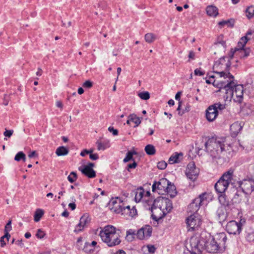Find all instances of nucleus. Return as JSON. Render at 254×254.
<instances>
[{
    "instance_id": "f257e3e1",
    "label": "nucleus",
    "mask_w": 254,
    "mask_h": 254,
    "mask_svg": "<svg viewBox=\"0 0 254 254\" xmlns=\"http://www.w3.org/2000/svg\"><path fill=\"white\" fill-rule=\"evenodd\" d=\"M204 234L195 235L190 238V244L187 249L191 254H200L204 249L210 253H217L225 251L227 239L225 233H220L213 237L209 235V238L207 241L205 239L206 236Z\"/></svg>"
},
{
    "instance_id": "f8f14e48",
    "label": "nucleus",
    "mask_w": 254,
    "mask_h": 254,
    "mask_svg": "<svg viewBox=\"0 0 254 254\" xmlns=\"http://www.w3.org/2000/svg\"><path fill=\"white\" fill-rule=\"evenodd\" d=\"M199 172V170L196 167L194 163L191 162L188 164L185 174L189 179L194 182L197 179Z\"/></svg>"
},
{
    "instance_id": "ddd939ff",
    "label": "nucleus",
    "mask_w": 254,
    "mask_h": 254,
    "mask_svg": "<svg viewBox=\"0 0 254 254\" xmlns=\"http://www.w3.org/2000/svg\"><path fill=\"white\" fill-rule=\"evenodd\" d=\"M238 50L239 49L236 47L234 49H232L229 54V57H223L221 58L218 62H216L213 66V69L215 70V69L217 68L220 65H223L226 62V59L227 60V62L225 64V69L229 71L231 65L230 60L233 58L235 54H238Z\"/></svg>"
},
{
    "instance_id": "423d86ee",
    "label": "nucleus",
    "mask_w": 254,
    "mask_h": 254,
    "mask_svg": "<svg viewBox=\"0 0 254 254\" xmlns=\"http://www.w3.org/2000/svg\"><path fill=\"white\" fill-rule=\"evenodd\" d=\"M233 171L230 170L225 172L215 185L216 190L222 193L227 189L232 180Z\"/></svg>"
},
{
    "instance_id": "864d4df0",
    "label": "nucleus",
    "mask_w": 254,
    "mask_h": 254,
    "mask_svg": "<svg viewBox=\"0 0 254 254\" xmlns=\"http://www.w3.org/2000/svg\"><path fill=\"white\" fill-rule=\"evenodd\" d=\"M9 100V96L6 94H5L3 98V104L5 106L8 105Z\"/></svg>"
},
{
    "instance_id": "37998d69",
    "label": "nucleus",
    "mask_w": 254,
    "mask_h": 254,
    "mask_svg": "<svg viewBox=\"0 0 254 254\" xmlns=\"http://www.w3.org/2000/svg\"><path fill=\"white\" fill-rule=\"evenodd\" d=\"M167 165V163L165 161H162L159 162L157 166L159 169L163 170L166 168Z\"/></svg>"
},
{
    "instance_id": "9b49d317",
    "label": "nucleus",
    "mask_w": 254,
    "mask_h": 254,
    "mask_svg": "<svg viewBox=\"0 0 254 254\" xmlns=\"http://www.w3.org/2000/svg\"><path fill=\"white\" fill-rule=\"evenodd\" d=\"M169 181L166 178H162L158 182H155L152 185V191L157 192L159 194L165 193V190H167Z\"/></svg>"
},
{
    "instance_id": "052dcab7",
    "label": "nucleus",
    "mask_w": 254,
    "mask_h": 254,
    "mask_svg": "<svg viewBox=\"0 0 254 254\" xmlns=\"http://www.w3.org/2000/svg\"><path fill=\"white\" fill-rule=\"evenodd\" d=\"M215 46H218L219 45H221L223 46L224 48H225L226 46V43L224 41H218L214 44Z\"/></svg>"
},
{
    "instance_id": "7c9ffc66",
    "label": "nucleus",
    "mask_w": 254,
    "mask_h": 254,
    "mask_svg": "<svg viewBox=\"0 0 254 254\" xmlns=\"http://www.w3.org/2000/svg\"><path fill=\"white\" fill-rule=\"evenodd\" d=\"M144 39L148 43H151L156 39V36L152 33H147L145 35Z\"/></svg>"
},
{
    "instance_id": "8fccbe9b",
    "label": "nucleus",
    "mask_w": 254,
    "mask_h": 254,
    "mask_svg": "<svg viewBox=\"0 0 254 254\" xmlns=\"http://www.w3.org/2000/svg\"><path fill=\"white\" fill-rule=\"evenodd\" d=\"M108 130L112 132L114 135H117L118 134V130L117 129H115L113 127H109Z\"/></svg>"
},
{
    "instance_id": "603ef678",
    "label": "nucleus",
    "mask_w": 254,
    "mask_h": 254,
    "mask_svg": "<svg viewBox=\"0 0 254 254\" xmlns=\"http://www.w3.org/2000/svg\"><path fill=\"white\" fill-rule=\"evenodd\" d=\"M93 85L92 82H91L90 80H86L84 83L83 84V86L85 88H91Z\"/></svg>"
},
{
    "instance_id": "393cba45",
    "label": "nucleus",
    "mask_w": 254,
    "mask_h": 254,
    "mask_svg": "<svg viewBox=\"0 0 254 254\" xmlns=\"http://www.w3.org/2000/svg\"><path fill=\"white\" fill-rule=\"evenodd\" d=\"M206 12L209 16L216 17L218 14V10L216 6L209 5L206 7Z\"/></svg>"
},
{
    "instance_id": "13d9d810",
    "label": "nucleus",
    "mask_w": 254,
    "mask_h": 254,
    "mask_svg": "<svg viewBox=\"0 0 254 254\" xmlns=\"http://www.w3.org/2000/svg\"><path fill=\"white\" fill-rule=\"evenodd\" d=\"M13 132L12 130H6L3 134L5 136L9 137L12 134Z\"/></svg>"
},
{
    "instance_id": "bb28decb",
    "label": "nucleus",
    "mask_w": 254,
    "mask_h": 254,
    "mask_svg": "<svg viewBox=\"0 0 254 254\" xmlns=\"http://www.w3.org/2000/svg\"><path fill=\"white\" fill-rule=\"evenodd\" d=\"M136 236V233L134 230L129 229L127 231L126 239L128 242H132Z\"/></svg>"
},
{
    "instance_id": "58836bf2",
    "label": "nucleus",
    "mask_w": 254,
    "mask_h": 254,
    "mask_svg": "<svg viewBox=\"0 0 254 254\" xmlns=\"http://www.w3.org/2000/svg\"><path fill=\"white\" fill-rule=\"evenodd\" d=\"M220 202L224 206H229V202L228 201L226 200V196L225 195L221 194L219 197Z\"/></svg>"
},
{
    "instance_id": "09e8293b",
    "label": "nucleus",
    "mask_w": 254,
    "mask_h": 254,
    "mask_svg": "<svg viewBox=\"0 0 254 254\" xmlns=\"http://www.w3.org/2000/svg\"><path fill=\"white\" fill-rule=\"evenodd\" d=\"M126 213H128L129 215L130 216L133 217L134 215H136V214L137 213V211H136V210L135 209H134V207H133L132 209L130 208V210L128 211L126 210Z\"/></svg>"
},
{
    "instance_id": "774afa93",
    "label": "nucleus",
    "mask_w": 254,
    "mask_h": 254,
    "mask_svg": "<svg viewBox=\"0 0 254 254\" xmlns=\"http://www.w3.org/2000/svg\"><path fill=\"white\" fill-rule=\"evenodd\" d=\"M68 206L69 208H70L71 209V210H73L76 208V204L74 203H70L68 204Z\"/></svg>"
},
{
    "instance_id": "72a5a7b5",
    "label": "nucleus",
    "mask_w": 254,
    "mask_h": 254,
    "mask_svg": "<svg viewBox=\"0 0 254 254\" xmlns=\"http://www.w3.org/2000/svg\"><path fill=\"white\" fill-rule=\"evenodd\" d=\"M44 214V211L40 209H37L34 214V221L38 222Z\"/></svg>"
},
{
    "instance_id": "a18cd8bd",
    "label": "nucleus",
    "mask_w": 254,
    "mask_h": 254,
    "mask_svg": "<svg viewBox=\"0 0 254 254\" xmlns=\"http://www.w3.org/2000/svg\"><path fill=\"white\" fill-rule=\"evenodd\" d=\"M45 235V232L40 229L37 230V233L36 234V237L39 239L43 238Z\"/></svg>"
},
{
    "instance_id": "c03bdc74",
    "label": "nucleus",
    "mask_w": 254,
    "mask_h": 254,
    "mask_svg": "<svg viewBox=\"0 0 254 254\" xmlns=\"http://www.w3.org/2000/svg\"><path fill=\"white\" fill-rule=\"evenodd\" d=\"M194 73L197 76H202L205 74V71L201 70V68H198L194 70Z\"/></svg>"
},
{
    "instance_id": "4c0bfd02",
    "label": "nucleus",
    "mask_w": 254,
    "mask_h": 254,
    "mask_svg": "<svg viewBox=\"0 0 254 254\" xmlns=\"http://www.w3.org/2000/svg\"><path fill=\"white\" fill-rule=\"evenodd\" d=\"M138 95L140 98L144 100H148L150 98L149 93L147 91L140 92L138 94Z\"/></svg>"
},
{
    "instance_id": "f03ea898",
    "label": "nucleus",
    "mask_w": 254,
    "mask_h": 254,
    "mask_svg": "<svg viewBox=\"0 0 254 254\" xmlns=\"http://www.w3.org/2000/svg\"><path fill=\"white\" fill-rule=\"evenodd\" d=\"M220 78L226 79L223 86L221 87V92L224 93L226 100L231 101L233 99L235 102L240 103L243 97L244 87L242 85L238 84L234 81V77L229 72H217Z\"/></svg>"
},
{
    "instance_id": "6ab92c4d",
    "label": "nucleus",
    "mask_w": 254,
    "mask_h": 254,
    "mask_svg": "<svg viewBox=\"0 0 254 254\" xmlns=\"http://www.w3.org/2000/svg\"><path fill=\"white\" fill-rule=\"evenodd\" d=\"M144 190L141 187L137 188L132 192V194L135 195L134 200L136 202H139L141 200L144 201Z\"/></svg>"
},
{
    "instance_id": "20e7f679",
    "label": "nucleus",
    "mask_w": 254,
    "mask_h": 254,
    "mask_svg": "<svg viewBox=\"0 0 254 254\" xmlns=\"http://www.w3.org/2000/svg\"><path fill=\"white\" fill-rule=\"evenodd\" d=\"M99 235L102 241L110 247L117 246L121 242L120 235L117 233L116 228L112 225L105 226L100 231Z\"/></svg>"
},
{
    "instance_id": "7ed1b4c3",
    "label": "nucleus",
    "mask_w": 254,
    "mask_h": 254,
    "mask_svg": "<svg viewBox=\"0 0 254 254\" xmlns=\"http://www.w3.org/2000/svg\"><path fill=\"white\" fill-rule=\"evenodd\" d=\"M205 149L210 152L214 158L219 157L221 154L226 149H228L229 145L225 143L224 138H209L205 143Z\"/></svg>"
},
{
    "instance_id": "69168bd1",
    "label": "nucleus",
    "mask_w": 254,
    "mask_h": 254,
    "mask_svg": "<svg viewBox=\"0 0 254 254\" xmlns=\"http://www.w3.org/2000/svg\"><path fill=\"white\" fill-rule=\"evenodd\" d=\"M195 54L193 51H190L189 55V58L191 59H194Z\"/></svg>"
},
{
    "instance_id": "cd10ccee",
    "label": "nucleus",
    "mask_w": 254,
    "mask_h": 254,
    "mask_svg": "<svg viewBox=\"0 0 254 254\" xmlns=\"http://www.w3.org/2000/svg\"><path fill=\"white\" fill-rule=\"evenodd\" d=\"M251 50L249 48L243 49L241 48L238 50V55L241 58H247L250 55Z\"/></svg>"
},
{
    "instance_id": "5fc2aeb1",
    "label": "nucleus",
    "mask_w": 254,
    "mask_h": 254,
    "mask_svg": "<svg viewBox=\"0 0 254 254\" xmlns=\"http://www.w3.org/2000/svg\"><path fill=\"white\" fill-rule=\"evenodd\" d=\"M97 148L99 150H105L106 149V147L105 145L101 142H97Z\"/></svg>"
},
{
    "instance_id": "2f4dec72",
    "label": "nucleus",
    "mask_w": 254,
    "mask_h": 254,
    "mask_svg": "<svg viewBox=\"0 0 254 254\" xmlns=\"http://www.w3.org/2000/svg\"><path fill=\"white\" fill-rule=\"evenodd\" d=\"M250 39V38L247 37V36H244L241 38L240 41L238 43L237 47L238 49H241L244 48L245 44L247 43L248 40Z\"/></svg>"
},
{
    "instance_id": "0e129e2a",
    "label": "nucleus",
    "mask_w": 254,
    "mask_h": 254,
    "mask_svg": "<svg viewBox=\"0 0 254 254\" xmlns=\"http://www.w3.org/2000/svg\"><path fill=\"white\" fill-rule=\"evenodd\" d=\"M56 106H57V107L61 108V109H63V104L62 102L60 101H58L56 102Z\"/></svg>"
},
{
    "instance_id": "0eeeda50",
    "label": "nucleus",
    "mask_w": 254,
    "mask_h": 254,
    "mask_svg": "<svg viewBox=\"0 0 254 254\" xmlns=\"http://www.w3.org/2000/svg\"><path fill=\"white\" fill-rule=\"evenodd\" d=\"M226 108V105L220 102L209 106L206 110V118L209 122L214 121L219 112Z\"/></svg>"
},
{
    "instance_id": "dca6fc26",
    "label": "nucleus",
    "mask_w": 254,
    "mask_h": 254,
    "mask_svg": "<svg viewBox=\"0 0 254 254\" xmlns=\"http://www.w3.org/2000/svg\"><path fill=\"white\" fill-rule=\"evenodd\" d=\"M152 228L149 225H146L138 230L136 237L140 240L148 238L151 235Z\"/></svg>"
},
{
    "instance_id": "ea45409f",
    "label": "nucleus",
    "mask_w": 254,
    "mask_h": 254,
    "mask_svg": "<svg viewBox=\"0 0 254 254\" xmlns=\"http://www.w3.org/2000/svg\"><path fill=\"white\" fill-rule=\"evenodd\" d=\"M12 229L11 227V220H10L8 221L4 228V233H5V236L8 235V232L10 231Z\"/></svg>"
},
{
    "instance_id": "680f3d73",
    "label": "nucleus",
    "mask_w": 254,
    "mask_h": 254,
    "mask_svg": "<svg viewBox=\"0 0 254 254\" xmlns=\"http://www.w3.org/2000/svg\"><path fill=\"white\" fill-rule=\"evenodd\" d=\"M94 166L93 163H89L88 165L84 166L82 168H86V169H93L92 167Z\"/></svg>"
},
{
    "instance_id": "e2e57ef3",
    "label": "nucleus",
    "mask_w": 254,
    "mask_h": 254,
    "mask_svg": "<svg viewBox=\"0 0 254 254\" xmlns=\"http://www.w3.org/2000/svg\"><path fill=\"white\" fill-rule=\"evenodd\" d=\"M4 238L3 236L1 237L0 239V245L1 247H3L6 245V243L4 241Z\"/></svg>"
},
{
    "instance_id": "412c9836",
    "label": "nucleus",
    "mask_w": 254,
    "mask_h": 254,
    "mask_svg": "<svg viewBox=\"0 0 254 254\" xmlns=\"http://www.w3.org/2000/svg\"><path fill=\"white\" fill-rule=\"evenodd\" d=\"M89 222L88 218L86 216H83L80 218L79 223L77 225L75 229L74 230L75 232H79L81 231L88 224Z\"/></svg>"
},
{
    "instance_id": "6e6552de",
    "label": "nucleus",
    "mask_w": 254,
    "mask_h": 254,
    "mask_svg": "<svg viewBox=\"0 0 254 254\" xmlns=\"http://www.w3.org/2000/svg\"><path fill=\"white\" fill-rule=\"evenodd\" d=\"M208 194L206 192L201 193L189 205L188 210L190 212L194 213H197L200 206L206 205Z\"/></svg>"
},
{
    "instance_id": "c9c22d12",
    "label": "nucleus",
    "mask_w": 254,
    "mask_h": 254,
    "mask_svg": "<svg viewBox=\"0 0 254 254\" xmlns=\"http://www.w3.org/2000/svg\"><path fill=\"white\" fill-rule=\"evenodd\" d=\"M218 24L220 26L227 25L228 27H233L234 24V20L233 19L224 20L219 22Z\"/></svg>"
},
{
    "instance_id": "3c124183",
    "label": "nucleus",
    "mask_w": 254,
    "mask_h": 254,
    "mask_svg": "<svg viewBox=\"0 0 254 254\" xmlns=\"http://www.w3.org/2000/svg\"><path fill=\"white\" fill-rule=\"evenodd\" d=\"M222 71H220V72H221ZM225 72H229L228 70H226L225 69V70L224 71ZM218 71H214V72L216 73V74H217V76H214V75H210V74H208L207 76H208L209 78H210V79L211 80H216L217 79V77H218V74L217 73V72H218Z\"/></svg>"
},
{
    "instance_id": "5701e85b",
    "label": "nucleus",
    "mask_w": 254,
    "mask_h": 254,
    "mask_svg": "<svg viewBox=\"0 0 254 254\" xmlns=\"http://www.w3.org/2000/svg\"><path fill=\"white\" fill-rule=\"evenodd\" d=\"M167 190H165V193H167L171 197H174L177 194L176 187L169 181Z\"/></svg>"
},
{
    "instance_id": "a211bd4d",
    "label": "nucleus",
    "mask_w": 254,
    "mask_h": 254,
    "mask_svg": "<svg viewBox=\"0 0 254 254\" xmlns=\"http://www.w3.org/2000/svg\"><path fill=\"white\" fill-rule=\"evenodd\" d=\"M244 124L243 122H236L230 126L232 135L236 136L242 130Z\"/></svg>"
},
{
    "instance_id": "b1692460",
    "label": "nucleus",
    "mask_w": 254,
    "mask_h": 254,
    "mask_svg": "<svg viewBox=\"0 0 254 254\" xmlns=\"http://www.w3.org/2000/svg\"><path fill=\"white\" fill-rule=\"evenodd\" d=\"M183 154L181 152H176L173 154L169 159V163L170 164L177 163L180 161V158L182 157Z\"/></svg>"
},
{
    "instance_id": "79ce46f5",
    "label": "nucleus",
    "mask_w": 254,
    "mask_h": 254,
    "mask_svg": "<svg viewBox=\"0 0 254 254\" xmlns=\"http://www.w3.org/2000/svg\"><path fill=\"white\" fill-rule=\"evenodd\" d=\"M150 193L149 191H147L145 194H144V201L146 202L149 205H152V201L149 200V196Z\"/></svg>"
},
{
    "instance_id": "c756f323",
    "label": "nucleus",
    "mask_w": 254,
    "mask_h": 254,
    "mask_svg": "<svg viewBox=\"0 0 254 254\" xmlns=\"http://www.w3.org/2000/svg\"><path fill=\"white\" fill-rule=\"evenodd\" d=\"M129 121H131V122L135 124V126L134 127H137L141 123L140 119L137 117L136 115L133 114H131L129 116Z\"/></svg>"
},
{
    "instance_id": "2eb2a0df",
    "label": "nucleus",
    "mask_w": 254,
    "mask_h": 254,
    "mask_svg": "<svg viewBox=\"0 0 254 254\" xmlns=\"http://www.w3.org/2000/svg\"><path fill=\"white\" fill-rule=\"evenodd\" d=\"M226 229L230 234H239L241 232V225L235 221H229L226 225Z\"/></svg>"
},
{
    "instance_id": "bf43d9fd",
    "label": "nucleus",
    "mask_w": 254,
    "mask_h": 254,
    "mask_svg": "<svg viewBox=\"0 0 254 254\" xmlns=\"http://www.w3.org/2000/svg\"><path fill=\"white\" fill-rule=\"evenodd\" d=\"M89 157L92 160H96L99 159V156L97 153L90 154Z\"/></svg>"
},
{
    "instance_id": "6e6d98bb",
    "label": "nucleus",
    "mask_w": 254,
    "mask_h": 254,
    "mask_svg": "<svg viewBox=\"0 0 254 254\" xmlns=\"http://www.w3.org/2000/svg\"><path fill=\"white\" fill-rule=\"evenodd\" d=\"M137 166V164L136 162H133L131 164H129L127 165V170L128 171H130V169H134Z\"/></svg>"
},
{
    "instance_id": "a878e982",
    "label": "nucleus",
    "mask_w": 254,
    "mask_h": 254,
    "mask_svg": "<svg viewBox=\"0 0 254 254\" xmlns=\"http://www.w3.org/2000/svg\"><path fill=\"white\" fill-rule=\"evenodd\" d=\"M68 152V149L64 146L58 147L56 151V154L58 156L66 155Z\"/></svg>"
},
{
    "instance_id": "de8ad7c7",
    "label": "nucleus",
    "mask_w": 254,
    "mask_h": 254,
    "mask_svg": "<svg viewBox=\"0 0 254 254\" xmlns=\"http://www.w3.org/2000/svg\"><path fill=\"white\" fill-rule=\"evenodd\" d=\"M246 239L249 242L254 241V233L251 232L248 233L246 236Z\"/></svg>"
},
{
    "instance_id": "c85d7f7f",
    "label": "nucleus",
    "mask_w": 254,
    "mask_h": 254,
    "mask_svg": "<svg viewBox=\"0 0 254 254\" xmlns=\"http://www.w3.org/2000/svg\"><path fill=\"white\" fill-rule=\"evenodd\" d=\"M146 153L148 155H153L156 153L155 147L152 144L147 145L144 148Z\"/></svg>"
},
{
    "instance_id": "4be33fe9",
    "label": "nucleus",
    "mask_w": 254,
    "mask_h": 254,
    "mask_svg": "<svg viewBox=\"0 0 254 254\" xmlns=\"http://www.w3.org/2000/svg\"><path fill=\"white\" fill-rule=\"evenodd\" d=\"M79 170L89 178H93L96 176V172L93 169H86V168L80 167Z\"/></svg>"
},
{
    "instance_id": "aec40b11",
    "label": "nucleus",
    "mask_w": 254,
    "mask_h": 254,
    "mask_svg": "<svg viewBox=\"0 0 254 254\" xmlns=\"http://www.w3.org/2000/svg\"><path fill=\"white\" fill-rule=\"evenodd\" d=\"M217 215L220 223L225 221L227 218V213L225 208L223 207H220L217 210Z\"/></svg>"
},
{
    "instance_id": "4468645a",
    "label": "nucleus",
    "mask_w": 254,
    "mask_h": 254,
    "mask_svg": "<svg viewBox=\"0 0 254 254\" xmlns=\"http://www.w3.org/2000/svg\"><path fill=\"white\" fill-rule=\"evenodd\" d=\"M240 187L246 194H250L254 191V179H244L240 183Z\"/></svg>"
},
{
    "instance_id": "f3484780",
    "label": "nucleus",
    "mask_w": 254,
    "mask_h": 254,
    "mask_svg": "<svg viewBox=\"0 0 254 254\" xmlns=\"http://www.w3.org/2000/svg\"><path fill=\"white\" fill-rule=\"evenodd\" d=\"M206 79V83L207 84H213L214 86H217L218 88H219V91L221 92V87H223L224 84L225 83V80L226 79H224L223 78H220L219 77V76L218 75V77H217V79L216 80H211L210 79V78H209L208 76H206L205 77Z\"/></svg>"
},
{
    "instance_id": "e433bc0d",
    "label": "nucleus",
    "mask_w": 254,
    "mask_h": 254,
    "mask_svg": "<svg viewBox=\"0 0 254 254\" xmlns=\"http://www.w3.org/2000/svg\"><path fill=\"white\" fill-rule=\"evenodd\" d=\"M136 152L135 151H128L127 153V155L126 157L124 159L123 161L124 162H127L130 160L132 159V157L133 154H136Z\"/></svg>"
},
{
    "instance_id": "1a4fd4ad",
    "label": "nucleus",
    "mask_w": 254,
    "mask_h": 254,
    "mask_svg": "<svg viewBox=\"0 0 254 254\" xmlns=\"http://www.w3.org/2000/svg\"><path fill=\"white\" fill-rule=\"evenodd\" d=\"M109 207L111 210L117 214H124L126 212V210L128 211L130 210L129 205L124 206L123 202L118 198L117 199H112L110 201Z\"/></svg>"
},
{
    "instance_id": "39448f33",
    "label": "nucleus",
    "mask_w": 254,
    "mask_h": 254,
    "mask_svg": "<svg viewBox=\"0 0 254 254\" xmlns=\"http://www.w3.org/2000/svg\"><path fill=\"white\" fill-rule=\"evenodd\" d=\"M172 208V203L169 199L165 197H158L153 201L152 203L151 216L153 220L158 221L161 219V217L156 216L154 210L156 211H162L163 214H165L170 212Z\"/></svg>"
},
{
    "instance_id": "f704fd0d",
    "label": "nucleus",
    "mask_w": 254,
    "mask_h": 254,
    "mask_svg": "<svg viewBox=\"0 0 254 254\" xmlns=\"http://www.w3.org/2000/svg\"><path fill=\"white\" fill-rule=\"evenodd\" d=\"M14 160L16 161H20V160H22L24 162L26 160V156L23 152H18L15 156Z\"/></svg>"
},
{
    "instance_id": "338daca9",
    "label": "nucleus",
    "mask_w": 254,
    "mask_h": 254,
    "mask_svg": "<svg viewBox=\"0 0 254 254\" xmlns=\"http://www.w3.org/2000/svg\"><path fill=\"white\" fill-rule=\"evenodd\" d=\"M181 92H177V93L175 95V99H176V100H178L179 102H181L180 101V98H181Z\"/></svg>"
},
{
    "instance_id": "49530a36",
    "label": "nucleus",
    "mask_w": 254,
    "mask_h": 254,
    "mask_svg": "<svg viewBox=\"0 0 254 254\" xmlns=\"http://www.w3.org/2000/svg\"><path fill=\"white\" fill-rule=\"evenodd\" d=\"M253 11V7H249L247 9L246 12L248 13V14H247V16L249 18H251L254 16V12Z\"/></svg>"
},
{
    "instance_id": "4d7b16f0",
    "label": "nucleus",
    "mask_w": 254,
    "mask_h": 254,
    "mask_svg": "<svg viewBox=\"0 0 254 254\" xmlns=\"http://www.w3.org/2000/svg\"><path fill=\"white\" fill-rule=\"evenodd\" d=\"M148 251L150 253H154L155 251V248L153 245H148L147 246Z\"/></svg>"
},
{
    "instance_id": "473e14b6",
    "label": "nucleus",
    "mask_w": 254,
    "mask_h": 254,
    "mask_svg": "<svg viewBox=\"0 0 254 254\" xmlns=\"http://www.w3.org/2000/svg\"><path fill=\"white\" fill-rule=\"evenodd\" d=\"M97 242L95 241H92L91 243L86 242L85 243L84 248L83 249V251H88L87 250V247H93V248L95 250L96 249H98L99 247L97 246Z\"/></svg>"
},
{
    "instance_id": "9d476101",
    "label": "nucleus",
    "mask_w": 254,
    "mask_h": 254,
    "mask_svg": "<svg viewBox=\"0 0 254 254\" xmlns=\"http://www.w3.org/2000/svg\"><path fill=\"white\" fill-rule=\"evenodd\" d=\"M186 223L189 230H194L201 224V216L198 213H194L187 218Z\"/></svg>"
},
{
    "instance_id": "a19ab883",
    "label": "nucleus",
    "mask_w": 254,
    "mask_h": 254,
    "mask_svg": "<svg viewBox=\"0 0 254 254\" xmlns=\"http://www.w3.org/2000/svg\"><path fill=\"white\" fill-rule=\"evenodd\" d=\"M67 179L70 183H73L77 179L76 174L74 172H72L68 176Z\"/></svg>"
}]
</instances>
